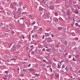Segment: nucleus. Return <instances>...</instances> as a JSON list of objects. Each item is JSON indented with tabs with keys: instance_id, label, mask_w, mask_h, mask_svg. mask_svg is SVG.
Masks as SVG:
<instances>
[{
	"instance_id": "7ed1b4c3",
	"label": "nucleus",
	"mask_w": 80,
	"mask_h": 80,
	"mask_svg": "<svg viewBox=\"0 0 80 80\" xmlns=\"http://www.w3.org/2000/svg\"><path fill=\"white\" fill-rule=\"evenodd\" d=\"M29 71L31 72H34V71H35V69L32 68L29 69Z\"/></svg>"
},
{
	"instance_id": "a878e982",
	"label": "nucleus",
	"mask_w": 80,
	"mask_h": 80,
	"mask_svg": "<svg viewBox=\"0 0 80 80\" xmlns=\"http://www.w3.org/2000/svg\"><path fill=\"white\" fill-rule=\"evenodd\" d=\"M34 53H35V52L34 51H33V52H31V54H32V55L34 54Z\"/></svg>"
},
{
	"instance_id": "e433bc0d",
	"label": "nucleus",
	"mask_w": 80,
	"mask_h": 80,
	"mask_svg": "<svg viewBox=\"0 0 80 80\" xmlns=\"http://www.w3.org/2000/svg\"><path fill=\"white\" fill-rule=\"evenodd\" d=\"M42 28H40V31H42Z\"/></svg>"
},
{
	"instance_id": "8fccbe9b",
	"label": "nucleus",
	"mask_w": 80,
	"mask_h": 80,
	"mask_svg": "<svg viewBox=\"0 0 80 80\" xmlns=\"http://www.w3.org/2000/svg\"><path fill=\"white\" fill-rule=\"evenodd\" d=\"M70 78H73V76H71V77H70Z\"/></svg>"
},
{
	"instance_id": "69168bd1",
	"label": "nucleus",
	"mask_w": 80,
	"mask_h": 80,
	"mask_svg": "<svg viewBox=\"0 0 80 80\" xmlns=\"http://www.w3.org/2000/svg\"><path fill=\"white\" fill-rule=\"evenodd\" d=\"M76 39H78V38H75V39H76Z\"/></svg>"
},
{
	"instance_id": "393cba45",
	"label": "nucleus",
	"mask_w": 80,
	"mask_h": 80,
	"mask_svg": "<svg viewBox=\"0 0 80 80\" xmlns=\"http://www.w3.org/2000/svg\"><path fill=\"white\" fill-rule=\"evenodd\" d=\"M72 2L73 3V4L74 5L75 4H76V3H77V2H75V1H73Z\"/></svg>"
},
{
	"instance_id": "13d9d810",
	"label": "nucleus",
	"mask_w": 80,
	"mask_h": 80,
	"mask_svg": "<svg viewBox=\"0 0 80 80\" xmlns=\"http://www.w3.org/2000/svg\"><path fill=\"white\" fill-rule=\"evenodd\" d=\"M59 63H60V64H61L62 63V62H59Z\"/></svg>"
},
{
	"instance_id": "774afa93",
	"label": "nucleus",
	"mask_w": 80,
	"mask_h": 80,
	"mask_svg": "<svg viewBox=\"0 0 80 80\" xmlns=\"http://www.w3.org/2000/svg\"><path fill=\"white\" fill-rule=\"evenodd\" d=\"M78 80H80V78L78 79Z\"/></svg>"
},
{
	"instance_id": "1a4fd4ad",
	"label": "nucleus",
	"mask_w": 80,
	"mask_h": 80,
	"mask_svg": "<svg viewBox=\"0 0 80 80\" xmlns=\"http://www.w3.org/2000/svg\"><path fill=\"white\" fill-rule=\"evenodd\" d=\"M71 34L72 36H73V37H75V34L74 32H72Z\"/></svg>"
},
{
	"instance_id": "4d7b16f0",
	"label": "nucleus",
	"mask_w": 80,
	"mask_h": 80,
	"mask_svg": "<svg viewBox=\"0 0 80 80\" xmlns=\"http://www.w3.org/2000/svg\"><path fill=\"white\" fill-rule=\"evenodd\" d=\"M45 15V12H44V14L43 15Z\"/></svg>"
},
{
	"instance_id": "a211bd4d",
	"label": "nucleus",
	"mask_w": 80,
	"mask_h": 80,
	"mask_svg": "<svg viewBox=\"0 0 80 80\" xmlns=\"http://www.w3.org/2000/svg\"><path fill=\"white\" fill-rule=\"evenodd\" d=\"M1 25H4V27H5V23L3 24V23H1Z\"/></svg>"
},
{
	"instance_id": "37998d69",
	"label": "nucleus",
	"mask_w": 80,
	"mask_h": 80,
	"mask_svg": "<svg viewBox=\"0 0 80 80\" xmlns=\"http://www.w3.org/2000/svg\"><path fill=\"white\" fill-rule=\"evenodd\" d=\"M53 65H56V63H53Z\"/></svg>"
},
{
	"instance_id": "c03bdc74",
	"label": "nucleus",
	"mask_w": 80,
	"mask_h": 80,
	"mask_svg": "<svg viewBox=\"0 0 80 80\" xmlns=\"http://www.w3.org/2000/svg\"><path fill=\"white\" fill-rule=\"evenodd\" d=\"M71 27H73V24H71Z\"/></svg>"
},
{
	"instance_id": "2eb2a0df",
	"label": "nucleus",
	"mask_w": 80,
	"mask_h": 80,
	"mask_svg": "<svg viewBox=\"0 0 80 80\" xmlns=\"http://www.w3.org/2000/svg\"><path fill=\"white\" fill-rule=\"evenodd\" d=\"M22 72H26V69H23L22 70Z\"/></svg>"
},
{
	"instance_id": "052dcab7",
	"label": "nucleus",
	"mask_w": 80,
	"mask_h": 80,
	"mask_svg": "<svg viewBox=\"0 0 80 80\" xmlns=\"http://www.w3.org/2000/svg\"><path fill=\"white\" fill-rule=\"evenodd\" d=\"M78 9H80V7H78Z\"/></svg>"
},
{
	"instance_id": "20e7f679",
	"label": "nucleus",
	"mask_w": 80,
	"mask_h": 80,
	"mask_svg": "<svg viewBox=\"0 0 80 80\" xmlns=\"http://www.w3.org/2000/svg\"><path fill=\"white\" fill-rule=\"evenodd\" d=\"M38 29V26H34L33 30L35 32V31H36Z\"/></svg>"
},
{
	"instance_id": "f8f14e48",
	"label": "nucleus",
	"mask_w": 80,
	"mask_h": 80,
	"mask_svg": "<svg viewBox=\"0 0 80 80\" xmlns=\"http://www.w3.org/2000/svg\"><path fill=\"white\" fill-rule=\"evenodd\" d=\"M45 34L47 37H48L49 36V33H45Z\"/></svg>"
},
{
	"instance_id": "e2e57ef3",
	"label": "nucleus",
	"mask_w": 80,
	"mask_h": 80,
	"mask_svg": "<svg viewBox=\"0 0 80 80\" xmlns=\"http://www.w3.org/2000/svg\"><path fill=\"white\" fill-rule=\"evenodd\" d=\"M23 34H22V35H21V37H23Z\"/></svg>"
},
{
	"instance_id": "5701e85b",
	"label": "nucleus",
	"mask_w": 80,
	"mask_h": 80,
	"mask_svg": "<svg viewBox=\"0 0 80 80\" xmlns=\"http://www.w3.org/2000/svg\"><path fill=\"white\" fill-rule=\"evenodd\" d=\"M53 2L52 1H51L50 2V5H53Z\"/></svg>"
},
{
	"instance_id": "a19ab883",
	"label": "nucleus",
	"mask_w": 80,
	"mask_h": 80,
	"mask_svg": "<svg viewBox=\"0 0 80 80\" xmlns=\"http://www.w3.org/2000/svg\"><path fill=\"white\" fill-rule=\"evenodd\" d=\"M22 38L23 39H25V37H24V36H22Z\"/></svg>"
},
{
	"instance_id": "9b49d317",
	"label": "nucleus",
	"mask_w": 80,
	"mask_h": 80,
	"mask_svg": "<svg viewBox=\"0 0 80 80\" xmlns=\"http://www.w3.org/2000/svg\"><path fill=\"white\" fill-rule=\"evenodd\" d=\"M64 43L65 44V45H67V44H68V43H67V41H65L64 42Z\"/></svg>"
},
{
	"instance_id": "6e6d98bb",
	"label": "nucleus",
	"mask_w": 80,
	"mask_h": 80,
	"mask_svg": "<svg viewBox=\"0 0 80 80\" xmlns=\"http://www.w3.org/2000/svg\"><path fill=\"white\" fill-rule=\"evenodd\" d=\"M32 78H35V77H32Z\"/></svg>"
},
{
	"instance_id": "338daca9",
	"label": "nucleus",
	"mask_w": 80,
	"mask_h": 80,
	"mask_svg": "<svg viewBox=\"0 0 80 80\" xmlns=\"http://www.w3.org/2000/svg\"><path fill=\"white\" fill-rule=\"evenodd\" d=\"M20 21L19 20H18V22H19Z\"/></svg>"
},
{
	"instance_id": "c85d7f7f",
	"label": "nucleus",
	"mask_w": 80,
	"mask_h": 80,
	"mask_svg": "<svg viewBox=\"0 0 80 80\" xmlns=\"http://www.w3.org/2000/svg\"><path fill=\"white\" fill-rule=\"evenodd\" d=\"M6 73H8V71H5Z\"/></svg>"
},
{
	"instance_id": "4be33fe9",
	"label": "nucleus",
	"mask_w": 80,
	"mask_h": 80,
	"mask_svg": "<svg viewBox=\"0 0 80 80\" xmlns=\"http://www.w3.org/2000/svg\"><path fill=\"white\" fill-rule=\"evenodd\" d=\"M19 70H20V69H19V68H18L17 69V72H19Z\"/></svg>"
},
{
	"instance_id": "680f3d73",
	"label": "nucleus",
	"mask_w": 80,
	"mask_h": 80,
	"mask_svg": "<svg viewBox=\"0 0 80 80\" xmlns=\"http://www.w3.org/2000/svg\"><path fill=\"white\" fill-rule=\"evenodd\" d=\"M8 30L9 32H10V30L8 29Z\"/></svg>"
},
{
	"instance_id": "f3484780",
	"label": "nucleus",
	"mask_w": 80,
	"mask_h": 80,
	"mask_svg": "<svg viewBox=\"0 0 80 80\" xmlns=\"http://www.w3.org/2000/svg\"><path fill=\"white\" fill-rule=\"evenodd\" d=\"M53 60H54V62H58L57 60L55 59V58H53Z\"/></svg>"
},
{
	"instance_id": "bb28decb",
	"label": "nucleus",
	"mask_w": 80,
	"mask_h": 80,
	"mask_svg": "<svg viewBox=\"0 0 80 80\" xmlns=\"http://www.w3.org/2000/svg\"><path fill=\"white\" fill-rule=\"evenodd\" d=\"M50 70L51 71V72H53V70H52V68H50Z\"/></svg>"
},
{
	"instance_id": "6e6552de",
	"label": "nucleus",
	"mask_w": 80,
	"mask_h": 80,
	"mask_svg": "<svg viewBox=\"0 0 80 80\" xmlns=\"http://www.w3.org/2000/svg\"><path fill=\"white\" fill-rule=\"evenodd\" d=\"M74 13L76 14H78V10H75L74 11Z\"/></svg>"
},
{
	"instance_id": "f257e3e1",
	"label": "nucleus",
	"mask_w": 80,
	"mask_h": 80,
	"mask_svg": "<svg viewBox=\"0 0 80 80\" xmlns=\"http://www.w3.org/2000/svg\"><path fill=\"white\" fill-rule=\"evenodd\" d=\"M16 3H12L11 4H10V7L11 8L13 9L14 8V7H15V4Z\"/></svg>"
},
{
	"instance_id": "dca6fc26",
	"label": "nucleus",
	"mask_w": 80,
	"mask_h": 80,
	"mask_svg": "<svg viewBox=\"0 0 80 80\" xmlns=\"http://www.w3.org/2000/svg\"><path fill=\"white\" fill-rule=\"evenodd\" d=\"M55 22H58V19H57V18H56L55 19Z\"/></svg>"
},
{
	"instance_id": "4c0bfd02",
	"label": "nucleus",
	"mask_w": 80,
	"mask_h": 80,
	"mask_svg": "<svg viewBox=\"0 0 80 80\" xmlns=\"http://www.w3.org/2000/svg\"><path fill=\"white\" fill-rule=\"evenodd\" d=\"M44 38H45V36L44 35H43V37L42 38V39H44Z\"/></svg>"
},
{
	"instance_id": "3c124183",
	"label": "nucleus",
	"mask_w": 80,
	"mask_h": 80,
	"mask_svg": "<svg viewBox=\"0 0 80 80\" xmlns=\"http://www.w3.org/2000/svg\"><path fill=\"white\" fill-rule=\"evenodd\" d=\"M61 63H63V60L61 61Z\"/></svg>"
},
{
	"instance_id": "ddd939ff",
	"label": "nucleus",
	"mask_w": 80,
	"mask_h": 80,
	"mask_svg": "<svg viewBox=\"0 0 80 80\" xmlns=\"http://www.w3.org/2000/svg\"><path fill=\"white\" fill-rule=\"evenodd\" d=\"M54 15L55 16H58V13L56 12L54 14Z\"/></svg>"
},
{
	"instance_id": "72a5a7b5",
	"label": "nucleus",
	"mask_w": 80,
	"mask_h": 80,
	"mask_svg": "<svg viewBox=\"0 0 80 80\" xmlns=\"http://www.w3.org/2000/svg\"><path fill=\"white\" fill-rule=\"evenodd\" d=\"M69 58H72V56H71V55H69Z\"/></svg>"
},
{
	"instance_id": "ea45409f",
	"label": "nucleus",
	"mask_w": 80,
	"mask_h": 80,
	"mask_svg": "<svg viewBox=\"0 0 80 80\" xmlns=\"http://www.w3.org/2000/svg\"><path fill=\"white\" fill-rule=\"evenodd\" d=\"M31 19H32V20L33 19H34V18H30Z\"/></svg>"
},
{
	"instance_id": "7c9ffc66",
	"label": "nucleus",
	"mask_w": 80,
	"mask_h": 80,
	"mask_svg": "<svg viewBox=\"0 0 80 80\" xmlns=\"http://www.w3.org/2000/svg\"><path fill=\"white\" fill-rule=\"evenodd\" d=\"M65 65H63L62 67V68H65Z\"/></svg>"
},
{
	"instance_id": "39448f33",
	"label": "nucleus",
	"mask_w": 80,
	"mask_h": 80,
	"mask_svg": "<svg viewBox=\"0 0 80 80\" xmlns=\"http://www.w3.org/2000/svg\"><path fill=\"white\" fill-rule=\"evenodd\" d=\"M50 8L51 10H53L54 9V6L53 5L51 6L50 7Z\"/></svg>"
},
{
	"instance_id": "6ab92c4d",
	"label": "nucleus",
	"mask_w": 80,
	"mask_h": 80,
	"mask_svg": "<svg viewBox=\"0 0 80 80\" xmlns=\"http://www.w3.org/2000/svg\"><path fill=\"white\" fill-rule=\"evenodd\" d=\"M69 69H70V70H71V72H73V70H72V67H70L69 68Z\"/></svg>"
},
{
	"instance_id": "58836bf2",
	"label": "nucleus",
	"mask_w": 80,
	"mask_h": 80,
	"mask_svg": "<svg viewBox=\"0 0 80 80\" xmlns=\"http://www.w3.org/2000/svg\"><path fill=\"white\" fill-rule=\"evenodd\" d=\"M51 36H52V37H54V35H53L52 34Z\"/></svg>"
},
{
	"instance_id": "4468645a",
	"label": "nucleus",
	"mask_w": 80,
	"mask_h": 80,
	"mask_svg": "<svg viewBox=\"0 0 80 80\" xmlns=\"http://www.w3.org/2000/svg\"><path fill=\"white\" fill-rule=\"evenodd\" d=\"M34 75H35V76H37V77H39V76H40V75H39V74H34Z\"/></svg>"
},
{
	"instance_id": "c756f323",
	"label": "nucleus",
	"mask_w": 80,
	"mask_h": 80,
	"mask_svg": "<svg viewBox=\"0 0 80 80\" xmlns=\"http://www.w3.org/2000/svg\"><path fill=\"white\" fill-rule=\"evenodd\" d=\"M47 51L48 52H50V50L48 48L47 50Z\"/></svg>"
},
{
	"instance_id": "f704fd0d",
	"label": "nucleus",
	"mask_w": 80,
	"mask_h": 80,
	"mask_svg": "<svg viewBox=\"0 0 80 80\" xmlns=\"http://www.w3.org/2000/svg\"><path fill=\"white\" fill-rule=\"evenodd\" d=\"M42 52H44V51H45V48H44L42 49Z\"/></svg>"
},
{
	"instance_id": "cd10ccee",
	"label": "nucleus",
	"mask_w": 80,
	"mask_h": 80,
	"mask_svg": "<svg viewBox=\"0 0 80 80\" xmlns=\"http://www.w3.org/2000/svg\"><path fill=\"white\" fill-rule=\"evenodd\" d=\"M26 6H23V9H25V8H26Z\"/></svg>"
},
{
	"instance_id": "49530a36",
	"label": "nucleus",
	"mask_w": 80,
	"mask_h": 80,
	"mask_svg": "<svg viewBox=\"0 0 80 80\" xmlns=\"http://www.w3.org/2000/svg\"><path fill=\"white\" fill-rule=\"evenodd\" d=\"M67 67H66L65 68V70H67Z\"/></svg>"
},
{
	"instance_id": "b1692460",
	"label": "nucleus",
	"mask_w": 80,
	"mask_h": 80,
	"mask_svg": "<svg viewBox=\"0 0 80 80\" xmlns=\"http://www.w3.org/2000/svg\"><path fill=\"white\" fill-rule=\"evenodd\" d=\"M35 23H36V22L35 21L34 22H32V25H35Z\"/></svg>"
},
{
	"instance_id": "412c9836",
	"label": "nucleus",
	"mask_w": 80,
	"mask_h": 80,
	"mask_svg": "<svg viewBox=\"0 0 80 80\" xmlns=\"http://www.w3.org/2000/svg\"><path fill=\"white\" fill-rule=\"evenodd\" d=\"M12 50L14 49L13 50L14 51V50L16 49V48L14 47H12Z\"/></svg>"
},
{
	"instance_id": "603ef678",
	"label": "nucleus",
	"mask_w": 80,
	"mask_h": 80,
	"mask_svg": "<svg viewBox=\"0 0 80 80\" xmlns=\"http://www.w3.org/2000/svg\"><path fill=\"white\" fill-rule=\"evenodd\" d=\"M33 48H32L31 49V51H32V50H33Z\"/></svg>"
},
{
	"instance_id": "aec40b11",
	"label": "nucleus",
	"mask_w": 80,
	"mask_h": 80,
	"mask_svg": "<svg viewBox=\"0 0 80 80\" xmlns=\"http://www.w3.org/2000/svg\"><path fill=\"white\" fill-rule=\"evenodd\" d=\"M72 60L73 61H74V62H75V61H76V60L75 59V58L73 57Z\"/></svg>"
},
{
	"instance_id": "423d86ee",
	"label": "nucleus",
	"mask_w": 80,
	"mask_h": 80,
	"mask_svg": "<svg viewBox=\"0 0 80 80\" xmlns=\"http://www.w3.org/2000/svg\"><path fill=\"white\" fill-rule=\"evenodd\" d=\"M75 26L77 27H79V28H80V25H78V24L77 22L75 23Z\"/></svg>"
},
{
	"instance_id": "a18cd8bd",
	"label": "nucleus",
	"mask_w": 80,
	"mask_h": 80,
	"mask_svg": "<svg viewBox=\"0 0 80 80\" xmlns=\"http://www.w3.org/2000/svg\"><path fill=\"white\" fill-rule=\"evenodd\" d=\"M34 45H37V43H36V42H35L34 43Z\"/></svg>"
},
{
	"instance_id": "c9c22d12",
	"label": "nucleus",
	"mask_w": 80,
	"mask_h": 80,
	"mask_svg": "<svg viewBox=\"0 0 80 80\" xmlns=\"http://www.w3.org/2000/svg\"><path fill=\"white\" fill-rule=\"evenodd\" d=\"M30 66H31V64L29 63L28 66V67H30Z\"/></svg>"
},
{
	"instance_id": "9d476101",
	"label": "nucleus",
	"mask_w": 80,
	"mask_h": 80,
	"mask_svg": "<svg viewBox=\"0 0 80 80\" xmlns=\"http://www.w3.org/2000/svg\"><path fill=\"white\" fill-rule=\"evenodd\" d=\"M67 14L68 15H70V11H68L67 12Z\"/></svg>"
},
{
	"instance_id": "0eeeda50",
	"label": "nucleus",
	"mask_w": 80,
	"mask_h": 80,
	"mask_svg": "<svg viewBox=\"0 0 80 80\" xmlns=\"http://www.w3.org/2000/svg\"><path fill=\"white\" fill-rule=\"evenodd\" d=\"M58 68H60V67H61V65H60V64H59V63H58Z\"/></svg>"
},
{
	"instance_id": "2f4dec72",
	"label": "nucleus",
	"mask_w": 80,
	"mask_h": 80,
	"mask_svg": "<svg viewBox=\"0 0 80 80\" xmlns=\"http://www.w3.org/2000/svg\"><path fill=\"white\" fill-rule=\"evenodd\" d=\"M35 37H36V38H37L38 37V36L37 35V34H35Z\"/></svg>"
},
{
	"instance_id": "864d4df0",
	"label": "nucleus",
	"mask_w": 80,
	"mask_h": 80,
	"mask_svg": "<svg viewBox=\"0 0 80 80\" xmlns=\"http://www.w3.org/2000/svg\"><path fill=\"white\" fill-rule=\"evenodd\" d=\"M43 62H45V59H43Z\"/></svg>"
},
{
	"instance_id": "bf43d9fd",
	"label": "nucleus",
	"mask_w": 80,
	"mask_h": 80,
	"mask_svg": "<svg viewBox=\"0 0 80 80\" xmlns=\"http://www.w3.org/2000/svg\"><path fill=\"white\" fill-rule=\"evenodd\" d=\"M32 37H35V36L34 35H33L32 36Z\"/></svg>"
},
{
	"instance_id": "79ce46f5",
	"label": "nucleus",
	"mask_w": 80,
	"mask_h": 80,
	"mask_svg": "<svg viewBox=\"0 0 80 80\" xmlns=\"http://www.w3.org/2000/svg\"><path fill=\"white\" fill-rule=\"evenodd\" d=\"M77 5H78H78H75V4L74 5V6H76V7H77Z\"/></svg>"
},
{
	"instance_id": "f03ea898",
	"label": "nucleus",
	"mask_w": 80,
	"mask_h": 80,
	"mask_svg": "<svg viewBox=\"0 0 80 80\" xmlns=\"http://www.w3.org/2000/svg\"><path fill=\"white\" fill-rule=\"evenodd\" d=\"M47 42L48 43H50V42H52V40L50 38H49L48 39V40H47Z\"/></svg>"
},
{
	"instance_id": "0e129e2a",
	"label": "nucleus",
	"mask_w": 80,
	"mask_h": 80,
	"mask_svg": "<svg viewBox=\"0 0 80 80\" xmlns=\"http://www.w3.org/2000/svg\"><path fill=\"white\" fill-rule=\"evenodd\" d=\"M18 80H22V79H21L20 78Z\"/></svg>"
},
{
	"instance_id": "473e14b6",
	"label": "nucleus",
	"mask_w": 80,
	"mask_h": 80,
	"mask_svg": "<svg viewBox=\"0 0 80 80\" xmlns=\"http://www.w3.org/2000/svg\"><path fill=\"white\" fill-rule=\"evenodd\" d=\"M11 60H14V61H16V59H15V58H13V59H11Z\"/></svg>"
},
{
	"instance_id": "09e8293b",
	"label": "nucleus",
	"mask_w": 80,
	"mask_h": 80,
	"mask_svg": "<svg viewBox=\"0 0 80 80\" xmlns=\"http://www.w3.org/2000/svg\"><path fill=\"white\" fill-rule=\"evenodd\" d=\"M17 8H15V11H17Z\"/></svg>"
},
{
	"instance_id": "5fc2aeb1",
	"label": "nucleus",
	"mask_w": 80,
	"mask_h": 80,
	"mask_svg": "<svg viewBox=\"0 0 80 80\" xmlns=\"http://www.w3.org/2000/svg\"><path fill=\"white\" fill-rule=\"evenodd\" d=\"M32 47H33V45L31 46L30 47L32 48Z\"/></svg>"
},
{
	"instance_id": "de8ad7c7",
	"label": "nucleus",
	"mask_w": 80,
	"mask_h": 80,
	"mask_svg": "<svg viewBox=\"0 0 80 80\" xmlns=\"http://www.w3.org/2000/svg\"><path fill=\"white\" fill-rule=\"evenodd\" d=\"M51 67V66H47V68H48V67Z\"/></svg>"
}]
</instances>
